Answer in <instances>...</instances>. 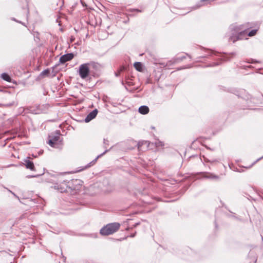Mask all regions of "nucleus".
Segmentation results:
<instances>
[{"instance_id": "nucleus-3", "label": "nucleus", "mask_w": 263, "mask_h": 263, "mask_svg": "<svg viewBox=\"0 0 263 263\" xmlns=\"http://www.w3.org/2000/svg\"><path fill=\"white\" fill-rule=\"evenodd\" d=\"M236 32L237 34H233L231 36H230L229 39V41H232L233 43H235L236 41L239 40H242L244 37V34H243V32H241L239 28H236Z\"/></svg>"}, {"instance_id": "nucleus-19", "label": "nucleus", "mask_w": 263, "mask_h": 263, "mask_svg": "<svg viewBox=\"0 0 263 263\" xmlns=\"http://www.w3.org/2000/svg\"><path fill=\"white\" fill-rule=\"evenodd\" d=\"M49 73V70L48 69H47L43 70L41 72V75L44 76V75L48 74Z\"/></svg>"}, {"instance_id": "nucleus-15", "label": "nucleus", "mask_w": 263, "mask_h": 263, "mask_svg": "<svg viewBox=\"0 0 263 263\" xmlns=\"http://www.w3.org/2000/svg\"><path fill=\"white\" fill-rule=\"evenodd\" d=\"M134 67L139 71H141L142 70V64L140 62H136L134 64Z\"/></svg>"}, {"instance_id": "nucleus-25", "label": "nucleus", "mask_w": 263, "mask_h": 263, "mask_svg": "<svg viewBox=\"0 0 263 263\" xmlns=\"http://www.w3.org/2000/svg\"><path fill=\"white\" fill-rule=\"evenodd\" d=\"M139 223H137L134 226L136 227V226L138 225Z\"/></svg>"}, {"instance_id": "nucleus-13", "label": "nucleus", "mask_w": 263, "mask_h": 263, "mask_svg": "<svg viewBox=\"0 0 263 263\" xmlns=\"http://www.w3.org/2000/svg\"><path fill=\"white\" fill-rule=\"evenodd\" d=\"M1 78L4 80H5L7 82H10L11 81V79L10 77L6 73H2L1 74Z\"/></svg>"}, {"instance_id": "nucleus-5", "label": "nucleus", "mask_w": 263, "mask_h": 263, "mask_svg": "<svg viewBox=\"0 0 263 263\" xmlns=\"http://www.w3.org/2000/svg\"><path fill=\"white\" fill-rule=\"evenodd\" d=\"M60 138V135H49L48 143L51 146L54 147V144L58 142Z\"/></svg>"}, {"instance_id": "nucleus-18", "label": "nucleus", "mask_w": 263, "mask_h": 263, "mask_svg": "<svg viewBox=\"0 0 263 263\" xmlns=\"http://www.w3.org/2000/svg\"><path fill=\"white\" fill-rule=\"evenodd\" d=\"M185 58V56H182V57H178L176 59H175V62H179L181 61H182L183 59H184Z\"/></svg>"}, {"instance_id": "nucleus-1", "label": "nucleus", "mask_w": 263, "mask_h": 263, "mask_svg": "<svg viewBox=\"0 0 263 263\" xmlns=\"http://www.w3.org/2000/svg\"><path fill=\"white\" fill-rule=\"evenodd\" d=\"M120 224L118 222L110 223L104 226L100 231L103 236L111 235L117 232L120 228Z\"/></svg>"}, {"instance_id": "nucleus-23", "label": "nucleus", "mask_w": 263, "mask_h": 263, "mask_svg": "<svg viewBox=\"0 0 263 263\" xmlns=\"http://www.w3.org/2000/svg\"><path fill=\"white\" fill-rule=\"evenodd\" d=\"M12 193V194L15 196L16 197V198H18L14 193H12V192H11Z\"/></svg>"}, {"instance_id": "nucleus-12", "label": "nucleus", "mask_w": 263, "mask_h": 263, "mask_svg": "<svg viewBox=\"0 0 263 263\" xmlns=\"http://www.w3.org/2000/svg\"><path fill=\"white\" fill-rule=\"evenodd\" d=\"M204 174H205V175L204 176L205 178L215 179H219V177L216 175H214V174L210 173H204Z\"/></svg>"}, {"instance_id": "nucleus-2", "label": "nucleus", "mask_w": 263, "mask_h": 263, "mask_svg": "<svg viewBox=\"0 0 263 263\" xmlns=\"http://www.w3.org/2000/svg\"><path fill=\"white\" fill-rule=\"evenodd\" d=\"M89 65L88 63L80 65L78 73L81 79H85L88 77L90 73Z\"/></svg>"}, {"instance_id": "nucleus-22", "label": "nucleus", "mask_w": 263, "mask_h": 263, "mask_svg": "<svg viewBox=\"0 0 263 263\" xmlns=\"http://www.w3.org/2000/svg\"><path fill=\"white\" fill-rule=\"evenodd\" d=\"M133 11H137V12H141V10H138V9H133Z\"/></svg>"}, {"instance_id": "nucleus-9", "label": "nucleus", "mask_w": 263, "mask_h": 263, "mask_svg": "<svg viewBox=\"0 0 263 263\" xmlns=\"http://www.w3.org/2000/svg\"><path fill=\"white\" fill-rule=\"evenodd\" d=\"M69 184H67V182L66 181H64L60 183L58 186V189L61 192H65L67 191V187L70 185V183L68 182Z\"/></svg>"}, {"instance_id": "nucleus-17", "label": "nucleus", "mask_w": 263, "mask_h": 263, "mask_svg": "<svg viewBox=\"0 0 263 263\" xmlns=\"http://www.w3.org/2000/svg\"><path fill=\"white\" fill-rule=\"evenodd\" d=\"M257 31H258V28L253 29L251 31H250V32L247 33L248 35L249 36H254L256 34Z\"/></svg>"}, {"instance_id": "nucleus-7", "label": "nucleus", "mask_w": 263, "mask_h": 263, "mask_svg": "<svg viewBox=\"0 0 263 263\" xmlns=\"http://www.w3.org/2000/svg\"><path fill=\"white\" fill-rule=\"evenodd\" d=\"M23 164L26 166V167L27 169H29L32 171H35L33 162L29 160L28 158L24 160Z\"/></svg>"}, {"instance_id": "nucleus-8", "label": "nucleus", "mask_w": 263, "mask_h": 263, "mask_svg": "<svg viewBox=\"0 0 263 263\" xmlns=\"http://www.w3.org/2000/svg\"><path fill=\"white\" fill-rule=\"evenodd\" d=\"M98 114V110L95 109L91 111L85 118V122L87 123L89 122L91 120L93 119L97 116Z\"/></svg>"}, {"instance_id": "nucleus-16", "label": "nucleus", "mask_w": 263, "mask_h": 263, "mask_svg": "<svg viewBox=\"0 0 263 263\" xmlns=\"http://www.w3.org/2000/svg\"><path fill=\"white\" fill-rule=\"evenodd\" d=\"M147 143V141H140L137 144L138 148L139 151H142V146L144 144H146Z\"/></svg>"}, {"instance_id": "nucleus-20", "label": "nucleus", "mask_w": 263, "mask_h": 263, "mask_svg": "<svg viewBox=\"0 0 263 263\" xmlns=\"http://www.w3.org/2000/svg\"><path fill=\"white\" fill-rule=\"evenodd\" d=\"M109 141L108 140L104 139V144L105 145H108Z\"/></svg>"}, {"instance_id": "nucleus-24", "label": "nucleus", "mask_w": 263, "mask_h": 263, "mask_svg": "<svg viewBox=\"0 0 263 263\" xmlns=\"http://www.w3.org/2000/svg\"><path fill=\"white\" fill-rule=\"evenodd\" d=\"M135 234H132V235H130V237H134L135 236Z\"/></svg>"}, {"instance_id": "nucleus-4", "label": "nucleus", "mask_w": 263, "mask_h": 263, "mask_svg": "<svg viewBox=\"0 0 263 263\" xmlns=\"http://www.w3.org/2000/svg\"><path fill=\"white\" fill-rule=\"evenodd\" d=\"M73 57L74 55L72 53L65 54L60 57L59 62L61 64H64L66 62L71 60Z\"/></svg>"}, {"instance_id": "nucleus-6", "label": "nucleus", "mask_w": 263, "mask_h": 263, "mask_svg": "<svg viewBox=\"0 0 263 263\" xmlns=\"http://www.w3.org/2000/svg\"><path fill=\"white\" fill-rule=\"evenodd\" d=\"M253 27L252 24L250 23H246L245 24H243L240 25L239 27H237L239 29V30L243 32V34L244 35L247 34L248 30Z\"/></svg>"}, {"instance_id": "nucleus-14", "label": "nucleus", "mask_w": 263, "mask_h": 263, "mask_svg": "<svg viewBox=\"0 0 263 263\" xmlns=\"http://www.w3.org/2000/svg\"><path fill=\"white\" fill-rule=\"evenodd\" d=\"M126 69L125 67L124 66H121L119 69L117 70L116 72H115V74L116 77H119L120 76V73L121 72L125 70Z\"/></svg>"}, {"instance_id": "nucleus-11", "label": "nucleus", "mask_w": 263, "mask_h": 263, "mask_svg": "<svg viewBox=\"0 0 263 263\" xmlns=\"http://www.w3.org/2000/svg\"><path fill=\"white\" fill-rule=\"evenodd\" d=\"M138 111L139 113L142 115H146L148 113L149 109L148 106L146 105L141 106L139 109Z\"/></svg>"}, {"instance_id": "nucleus-10", "label": "nucleus", "mask_w": 263, "mask_h": 263, "mask_svg": "<svg viewBox=\"0 0 263 263\" xmlns=\"http://www.w3.org/2000/svg\"><path fill=\"white\" fill-rule=\"evenodd\" d=\"M107 152H108L107 149H106L104 152H103L102 154L98 155L97 158H96L93 160H92L91 162L89 163L87 165H86L82 169V170H83L84 169L87 168L91 166L92 165H94L95 163L97 162L98 159L101 156H103L104 154H105Z\"/></svg>"}, {"instance_id": "nucleus-21", "label": "nucleus", "mask_w": 263, "mask_h": 263, "mask_svg": "<svg viewBox=\"0 0 263 263\" xmlns=\"http://www.w3.org/2000/svg\"><path fill=\"white\" fill-rule=\"evenodd\" d=\"M219 65V63L218 62H214L212 64V65H211V66H215Z\"/></svg>"}]
</instances>
